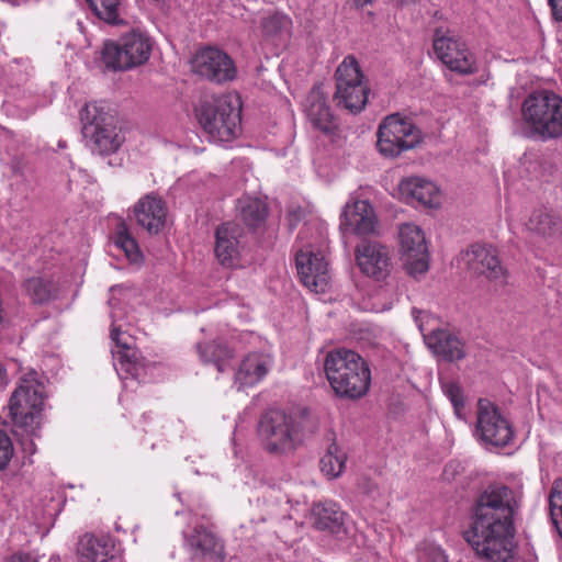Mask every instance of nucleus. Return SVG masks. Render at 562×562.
Here are the masks:
<instances>
[{
	"label": "nucleus",
	"instance_id": "f257e3e1",
	"mask_svg": "<svg viewBox=\"0 0 562 562\" xmlns=\"http://www.w3.org/2000/svg\"><path fill=\"white\" fill-rule=\"evenodd\" d=\"M522 494L503 484L487 486L476 498L465 540L481 559L510 562L515 551L514 518Z\"/></svg>",
	"mask_w": 562,
	"mask_h": 562
},
{
	"label": "nucleus",
	"instance_id": "f03ea898",
	"mask_svg": "<svg viewBox=\"0 0 562 562\" xmlns=\"http://www.w3.org/2000/svg\"><path fill=\"white\" fill-rule=\"evenodd\" d=\"M316 429V420L306 412L271 409L261 416L258 436L269 454L282 457L293 453Z\"/></svg>",
	"mask_w": 562,
	"mask_h": 562
},
{
	"label": "nucleus",
	"instance_id": "7ed1b4c3",
	"mask_svg": "<svg viewBox=\"0 0 562 562\" xmlns=\"http://www.w3.org/2000/svg\"><path fill=\"white\" fill-rule=\"evenodd\" d=\"M45 398L44 381L36 371L30 370L19 379L9 401L10 416L21 437V446L30 454L35 452L33 438L41 427Z\"/></svg>",
	"mask_w": 562,
	"mask_h": 562
},
{
	"label": "nucleus",
	"instance_id": "20e7f679",
	"mask_svg": "<svg viewBox=\"0 0 562 562\" xmlns=\"http://www.w3.org/2000/svg\"><path fill=\"white\" fill-rule=\"evenodd\" d=\"M326 378L335 394L349 400L363 397L371 383L367 361L356 351L337 348L329 351L324 361Z\"/></svg>",
	"mask_w": 562,
	"mask_h": 562
},
{
	"label": "nucleus",
	"instance_id": "39448f33",
	"mask_svg": "<svg viewBox=\"0 0 562 562\" xmlns=\"http://www.w3.org/2000/svg\"><path fill=\"white\" fill-rule=\"evenodd\" d=\"M521 115L532 136L542 140L562 136V98L548 90L530 93L522 102Z\"/></svg>",
	"mask_w": 562,
	"mask_h": 562
},
{
	"label": "nucleus",
	"instance_id": "423d86ee",
	"mask_svg": "<svg viewBox=\"0 0 562 562\" xmlns=\"http://www.w3.org/2000/svg\"><path fill=\"white\" fill-rule=\"evenodd\" d=\"M196 117L211 142H231L240 131L239 99L227 94L205 101L198 108Z\"/></svg>",
	"mask_w": 562,
	"mask_h": 562
},
{
	"label": "nucleus",
	"instance_id": "0eeeda50",
	"mask_svg": "<svg viewBox=\"0 0 562 562\" xmlns=\"http://www.w3.org/2000/svg\"><path fill=\"white\" fill-rule=\"evenodd\" d=\"M82 134L93 153L109 155L115 153L124 137L113 124V117L103 103L90 102L80 111Z\"/></svg>",
	"mask_w": 562,
	"mask_h": 562
},
{
	"label": "nucleus",
	"instance_id": "6e6552de",
	"mask_svg": "<svg viewBox=\"0 0 562 562\" xmlns=\"http://www.w3.org/2000/svg\"><path fill=\"white\" fill-rule=\"evenodd\" d=\"M151 48V41L145 33L131 31L115 42H105L101 56L106 68L122 71L145 64Z\"/></svg>",
	"mask_w": 562,
	"mask_h": 562
},
{
	"label": "nucleus",
	"instance_id": "1a4fd4ad",
	"mask_svg": "<svg viewBox=\"0 0 562 562\" xmlns=\"http://www.w3.org/2000/svg\"><path fill=\"white\" fill-rule=\"evenodd\" d=\"M412 315L431 352L446 361H459L467 356V347L457 335L437 327V319L425 311L413 308Z\"/></svg>",
	"mask_w": 562,
	"mask_h": 562
},
{
	"label": "nucleus",
	"instance_id": "9d476101",
	"mask_svg": "<svg viewBox=\"0 0 562 562\" xmlns=\"http://www.w3.org/2000/svg\"><path fill=\"white\" fill-rule=\"evenodd\" d=\"M376 147L384 157H396L419 144L422 133L408 119L400 114L386 116L379 125Z\"/></svg>",
	"mask_w": 562,
	"mask_h": 562
},
{
	"label": "nucleus",
	"instance_id": "9b49d317",
	"mask_svg": "<svg viewBox=\"0 0 562 562\" xmlns=\"http://www.w3.org/2000/svg\"><path fill=\"white\" fill-rule=\"evenodd\" d=\"M369 88L353 56H347L336 70V92L338 105L351 113L362 111L368 102Z\"/></svg>",
	"mask_w": 562,
	"mask_h": 562
},
{
	"label": "nucleus",
	"instance_id": "f8f14e48",
	"mask_svg": "<svg viewBox=\"0 0 562 562\" xmlns=\"http://www.w3.org/2000/svg\"><path fill=\"white\" fill-rule=\"evenodd\" d=\"M432 47L437 58L450 70L461 75L476 72L477 66L473 53L454 31L436 29Z\"/></svg>",
	"mask_w": 562,
	"mask_h": 562
},
{
	"label": "nucleus",
	"instance_id": "ddd939ff",
	"mask_svg": "<svg viewBox=\"0 0 562 562\" xmlns=\"http://www.w3.org/2000/svg\"><path fill=\"white\" fill-rule=\"evenodd\" d=\"M475 434L486 445L505 447L514 439V430L499 407L487 398H480L476 406Z\"/></svg>",
	"mask_w": 562,
	"mask_h": 562
},
{
	"label": "nucleus",
	"instance_id": "4468645a",
	"mask_svg": "<svg viewBox=\"0 0 562 562\" xmlns=\"http://www.w3.org/2000/svg\"><path fill=\"white\" fill-rule=\"evenodd\" d=\"M459 265L476 278L502 285L506 281L505 269L501 265L496 249L490 245L474 244L459 256Z\"/></svg>",
	"mask_w": 562,
	"mask_h": 562
},
{
	"label": "nucleus",
	"instance_id": "2eb2a0df",
	"mask_svg": "<svg viewBox=\"0 0 562 562\" xmlns=\"http://www.w3.org/2000/svg\"><path fill=\"white\" fill-rule=\"evenodd\" d=\"M401 259L406 272L417 278L429 268V254L424 232L415 224L400 226Z\"/></svg>",
	"mask_w": 562,
	"mask_h": 562
},
{
	"label": "nucleus",
	"instance_id": "dca6fc26",
	"mask_svg": "<svg viewBox=\"0 0 562 562\" xmlns=\"http://www.w3.org/2000/svg\"><path fill=\"white\" fill-rule=\"evenodd\" d=\"M296 269L303 284L315 293H324L330 281L328 261L322 251L310 248L296 254Z\"/></svg>",
	"mask_w": 562,
	"mask_h": 562
},
{
	"label": "nucleus",
	"instance_id": "f3484780",
	"mask_svg": "<svg viewBox=\"0 0 562 562\" xmlns=\"http://www.w3.org/2000/svg\"><path fill=\"white\" fill-rule=\"evenodd\" d=\"M112 318L111 338L116 344L117 350L113 351L114 367L121 379L128 376L139 379L146 371V366L142 361L137 350L132 348L128 342L121 337L120 327L115 325L120 316L116 314L113 299L109 301Z\"/></svg>",
	"mask_w": 562,
	"mask_h": 562
},
{
	"label": "nucleus",
	"instance_id": "a211bd4d",
	"mask_svg": "<svg viewBox=\"0 0 562 562\" xmlns=\"http://www.w3.org/2000/svg\"><path fill=\"white\" fill-rule=\"evenodd\" d=\"M192 68L194 72L217 83L233 80L236 76L232 58L214 47L199 50L192 60Z\"/></svg>",
	"mask_w": 562,
	"mask_h": 562
},
{
	"label": "nucleus",
	"instance_id": "6ab92c4d",
	"mask_svg": "<svg viewBox=\"0 0 562 562\" xmlns=\"http://www.w3.org/2000/svg\"><path fill=\"white\" fill-rule=\"evenodd\" d=\"M356 262L360 271L376 281L384 280L392 270L391 252L376 241H363L356 247Z\"/></svg>",
	"mask_w": 562,
	"mask_h": 562
},
{
	"label": "nucleus",
	"instance_id": "aec40b11",
	"mask_svg": "<svg viewBox=\"0 0 562 562\" xmlns=\"http://www.w3.org/2000/svg\"><path fill=\"white\" fill-rule=\"evenodd\" d=\"M243 228L233 222L217 227L215 233V256L222 266L234 268L239 266L243 245Z\"/></svg>",
	"mask_w": 562,
	"mask_h": 562
},
{
	"label": "nucleus",
	"instance_id": "412c9836",
	"mask_svg": "<svg viewBox=\"0 0 562 562\" xmlns=\"http://www.w3.org/2000/svg\"><path fill=\"white\" fill-rule=\"evenodd\" d=\"M376 217L366 200L348 202L341 213L340 228L346 233L368 235L375 232Z\"/></svg>",
	"mask_w": 562,
	"mask_h": 562
},
{
	"label": "nucleus",
	"instance_id": "4be33fe9",
	"mask_svg": "<svg viewBox=\"0 0 562 562\" xmlns=\"http://www.w3.org/2000/svg\"><path fill=\"white\" fill-rule=\"evenodd\" d=\"M134 215L140 227L149 234H157L166 223L167 207L159 196L150 193L135 204Z\"/></svg>",
	"mask_w": 562,
	"mask_h": 562
},
{
	"label": "nucleus",
	"instance_id": "5701e85b",
	"mask_svg": "<svg viewBox=\"0 0 562 562\" xmlns=\"http://www.w3.org/2000/svg\"><path fill=\"white\" fill-rule=\"evenodd\" d=\"M271 366V358L265 353L247 355L235 373V386L237 390L255 386L268 374Z\"/></svg>",
	"mask_w": 562,
	"mask_h": 562
},
{
	"label": "nucleus",
	"instance_id": "b1692460",
	"mask_svg": "<svg viewBox=\"0 0 562 562\" xmlns=\"http://www.w3.org/2000/svg\"><path fill=\"white\" fill-rule=\"evenodd\" d=\"M401 198L407 203L418 202L424 206H437L440 203L439 189L424 178L408 177L398 184Z\"/></svg>",
	"mask_w": 562,
	"mask_h": 562
},
{
	"label": "nucleus",
	"instance_id": "393cba45",
	"mask_svg": "<svg viewBox=\"0 0 562 562\" xmlns=\"http://www.w3.org/2000/svg\"><path fill=\"white\" fill-rule=\"evenodd\" d=\"M304 109L310 122L318 130L328 132L334 126V115L319 89H313L307 95Z\"/></svg>",
	"mask_w": 562,
	"mask_h": 562
},
{
	"label": "nucleus",
	"instance_id": "a878e982",
	"mask_svg": "<svg viewBox=\"0 0 562 562\" xmlns=\"http://www.w3.org/2000/svg\"><path fill=\"white\" fill-rule=\"evenodd\" d=\"M113 543L106 536L86 533L78 543L80 562H108L113 550Z\"/></svg>",
	"mask_w": 562,
	"mask_h": 562
},
{
	"label": "nucleus",
	"instance_id": "bb28decb",
	"mask_svg": "<svg viewBox=\"0 0 562 562\" xmlns=\"http://www.w3.org/2000/svg\"><path fill=\"white\" fill-rule=\"evenodd\" d=\"M188 546L195 555L210 557L223 560V546L216 536L204 526H196L193 532L187 536Z\"/></svg>",
	"mask_w": 562,
	"mask_h": 562
},
{
	"label": "nucleus",
	"instance_id": "cd10ccee",
	"mask_svg": "<svg viewBox=\"0 0 562 562\" xmlns=\"http://www.w3.org/2000/svg\"><path fill=\"white\" fill-rule=\"evenodd\" d=\"M311 514L313 524L317 529L337 531L344 524V512L331 501L314 504Z\"/></svg>",
	"mask_w": 562,
	"mask_h": 562
},
{
	"label": "nucleus",
	"instance_id": "c85d7f7f",
	"mask_svg": "<svg viewBox=\"0 0 562 562\" xmlns=\"http://www.w3.org/2000/svg\"><path fill=\"white\" fill-rule=\"evenodd\" d=\"M527 227L543 238L554 239L562 235V220L547 210L535 211Z\"/></svg>",
	"mask_w": 562,
	"mask_h": 562
},
{
	"label": "nucleus",
	"instance_id": "c756f323",
	"mask_svg": "<svg viewBox=\"0 0 562 562\" xmlns=\"http://www.w3.org/2000/svg\"><path fill=\"white\" fill-rule=\"evenodd\" d=\"M202 362L213 364L218 372H223L234 357V351L220 341H209L196 345Z\"/></svg>",
	"mask_w": 562,
	"mask_h": 562
},
{
	"label": "nucleus",
	"instance_id": "7c9ffc66",
	"mask_svg": "<svg viewBox=\"0 0 562 562\" xmlns=\"http://www.w3.org/2000/svg\"><path fill=\"white\" fill-rule=\"evenodd\" d=\"M238 211L241 220L250 227L260 225L268 214L266 203L258 198L250 196L238 200Z\"/></svg>",
	"mask_w": 562,
	"mask_h": 562
},
{
	"label": "nucleus",
	"instance_id": "2f4dec72",
	"mask_svg": "<svg viewBox=\"0 0 562 562\" xmlns=\"http://www.w3.org/2000/svg\"><path fill=\"white\" fill-rule=\"evenodd\" d=\"M346 460V453L336 443H331L321 459V471L328 479H336L344 472Z\"/></svg>",
	"mask_w": 562,
	"mask_h": 562
},
{
	"label": "nucleus",
	"instance_id": "473e14b6",
	"mask_svg": "<svg viewBox=\"0 0 562 562\" xmlns=\"http://www.w3.org/2000/svg\"><path fill=\"white\" fill-rule=\"evenodd\" d=\"M114 244L121 248L130 261L138 262L142 258L137 241L128 234L124 224L117 227Z\"/></svg>",
	"mask_w": 562,
	"mask_h": 562
},
{
	"label": "nucleus",
	"instance_id": "72a5a7b5",
	"mask_svg": "<svg viewBox=\"0 0 562 562\" xmlns=\"http://www.w3.org/2000/svg\"><path fill=\"white\" fill-rule=\"evenodd\" d=\"M94 14L108 22L115 24L119 21V0H87Z\"/></svg>",
	"mask_w": 562,
	"mask_h": 562
},
{
	"label": "nucleus",
	"instance_id": "f704fd0d",
	"mask_svg": "<svg viewBox=\"0 0 562 562\" xmlns=\"http://www.w3.org/2000/svg\"><path fill=\"white\" fill-rule=\"evenodd\" d=\"M550 516L562 538V480H555L549 496Z\"/></svg>",
	"mask_w": 562,
	"mask_h": 562
},
{
	"label": "nucleus",
	"instance_id": "c9c22d12",
	"mask_svg": "<svg viewBox=\"0 0 562 562\" xmlns=\"http://www.w3.org/2000/svg\"><path fill=\"white\" fill-rule=\"evenodd\" d=\"M291 26V19L279 12L267 16L262 22V30L268 36H281L289 34Z\"/></svg>",
	"mask_w": 562,
	"mask_h": 562
},
{
	"label": "nucleus",
	"instance_id": "e433bc0d",
	"mask_svg": "<svg viewBox=\"0 0 562 562\" xmlns=\"http://www.w3.org/2000/svg\"><path fill=\"white\" fill-rule=\"evenodd\" d=\"M24 289L34 303H44L52 296V284L42 278L27 279Z\"/></svg>",
	"mask_w": 562,
	"mask_h": 562
},
{
	"label": "nucleus",
	"instance_id": "4c0bfd02",
	"mask_svg": "<svg viewBox=\"0 0 562 562\" xmlns=\"http://www.w3.org/2000/svg\"><path fill=\"white\" fill-rule=\"evenodd\" d=\"M441 389L443 394L451 402L457 417L462 418V409L464 407V395L462 387L454 381H442Z\"/></svg>",
	"mask_w": 562,
	"mask_h": 562
},
{
	"label": "nucleus",
	"instance_id": "58836bf2",
	"mask_svg": "<svg viewBox=\"0 0 562 562\" xmlns=\"http://www.w3.org/2000/svg\"><path fill=\"white\" fill-rule=\"evenodd\" d=\"M418 562H448V557L440 547L434 544L424 546L417 553Z\"/></svg>",
	"mask_w": 562,
	"mask_h": 562
},
{
	"label": "nucleus",
	"instance_id": "ea45409f",
	"mask_svg": "<svg viewBox=\"0 0 562 562\" xmlns=\"http://www.w3.org/2000/svg\"><path fill=\"white\" fill-rule=\"evenodd\" d=\"M13 445L8 434L0 429V471L4 470L13 457Z\"/></svg>",
	"mask_w": 562,
	"mask_h": 562
},
{
	"label": "nucleus",
	"instance_id": "a19ab883",
	"mask_svg": "<svg viewBox=\"0 0 562 562\" xmlns=\"http://www.w3.org/2000/svg\"><path fill=\"white\" fill-rule=\"evenodd\" d=\"M358 487L362 493L369 496H373L376 491V485L367 477L360 480Z\"/></svg>",
	"mask_w": 562,
	"mask_h": 562
},
{
	"label": "nucleus",
	"instance_id": "79ce46f5",
	"mask_svg": "<svg viewBox=\"0 0 562 562\" xmlns=\"http://www.w3.org/2000/svg\"><path fill=\"white\" fill-rule=\"evenodd\" d=\"M551 7L553 18L557 21H562V0H548Z\"/></svg>",
	"mask_w": 562,
	"mask_h": 562
},
{
	"label": "nucleus",
	"instance_id": "37998d69",
	"mask_svg": "<svg viewBox=\"0 0 562 562\" xmlns=\"http://www.w3.org/2000/svg\"><path fill=\"white\" fill-rule=\"evenodd\" d=\"M8 562H37L35 558L30 554H14Z\"/></svg>",
	"mask_w": 562,
	"mask_h": 562
},
{
	"label": "nucleus",
	"instance_id": "c03bdc74",
	"mask_svg": "<svg viewBox=\"0 0 562 562\" xmlns=\"http://www.w3.org/2000/svg\"><path fill=\"white\" fill-rule=\"evenodd\" d=\"M458 468H459V464L457 463H453V462H450L446 465L445 468V471H443V475L447 480H450L453 477L454 473H457L458 471Z\"/></svg>",
	"mask_w": 562,
	"mask_h": 562
},
{
	"label": "nucleus",
	"instance_id": "a18cd8bd",
	"mask_svg": "<svg viewBox=\"0 0 562 562\" xmlns=\"http://www.w3.org/2000/svg\"><path fill=\"white\" fill-rule=\"evenodd\" d=\"M8 383L5 369L0 364V390Z\"/></svg>",
	"mask_w": 562,
	"mask_h": 562
},
{
	"label": "nucleus",
	"instance_id": "49530a36",
	"mask_svg": "<svg viewBox=\"0 0 562 562\" xmlns=\"http://www.w3.org/2000/svg\"><path fill=\"white\" fill-rule=\"evenodd\" d=\"M302 213H303L302 210H297L295 212H290L289 213L290 222L292 223L293 221H299L301 218Z\"/></svg>",
	"mask_w": 562,
	"mask_h": 562
},
{
	"label": "nucleus",
	"instance_id": "de8ad7c7",
	"mask_svg": "<svg viewBox=\"0 0 562 562\" xmlns=\"http://www.w3.org/2000/svg\"><path fill=\"white\" fill-rule=\"evenodd\" d=\"M353 4L358 8L363 7L371 2V0H351Z\"/></svg>",
	"mask_w": 562,
	"mask_h": 562
}]
</instances>
